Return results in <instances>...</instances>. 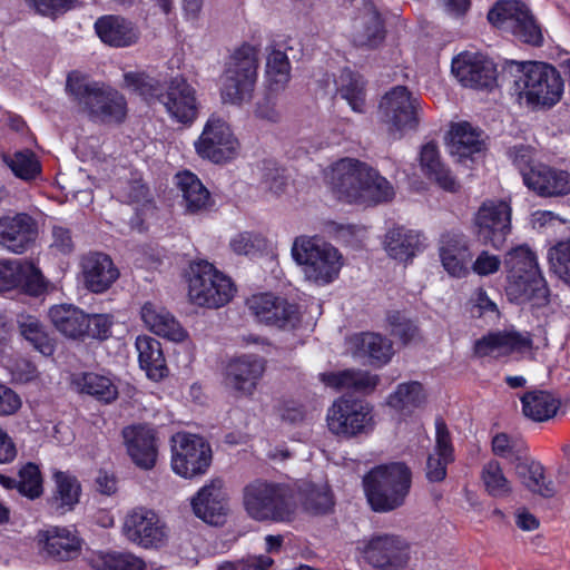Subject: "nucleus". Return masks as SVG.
Masks as SVG:
<instances>
[{"label":"nucleus","instance_id":"obj_1","mask_svg":"<svg viewBox=\"0 0 570 570\" xmlns=\"http://www.w3.org/2000/svg\"><path fill=\"white\" fill-rule=\"evenodd\" d=\"M325 179L332 194L348 204L376 205L391 200L395 195L385 177L356 158H341L330 165Z\"/></svg>","mask_w":570,"mask_h":570},{"label":"nucleus","instance_id":"obj_2","mask_svg":"<svg viewBox=\"0 0 570 570\" xmlns=\"http://www.w3.org/2000/svg\"><path fill=\"white\" fill-rule=\"evenodd\" d=\"M512 65L518 73L511 90L519 105L549 109L561 100L564 82L556 67L538 61H513Z\"/></svg>","mask_w":570,"mask_h":570},{"label":"nucleus","instance_id":"obj_3","mask_svg":"<svg viewBox=\"0 0 570 570\" xmlns=\"http://www.w3.org/2000/svg\"><path fill=\"white\" fill-rule=\"evenodd\" d=\"M291 256L301 267L304 279L320 287L334 283L340 277L345 263L337 247L317 236L295 237Z\"/></svg>","mask_w":570,"mask_h":570},{"label":"nucleus","instance_id":"obj_4","mask_svg":"<svg viewBox=\"0 0 570 570\" xmlns=\"http://www.w3.org/2000/svg\"><path fill=\"white\" fill-rule=\"evenodd\" d=\"M246 514L258 522L288 523L295 519L297 504L292 490L281 483L257 479L242 492Z\"/></svg>","mask_w":570,"mask_h":570},{"label":"nucleus","instance_id":"obj_5","mask_svg":"<svg viewBox=\"0 0 570 570\" xmlns=\"http://www.w3.org/2000/svg\"><path fill=\"white\" fill-rule=\"evenodd\" d=\"M507 296L518 304L531 303L542 306L548 301V288L539 271L534 253L527 246H519L507 254Z\"/></svg>","mask_w":570,"mask_h":570},{"label":"nucleus","instance_id":"obj_6","mask_svg":"<svg viewBox=\"0 0 570 570\" xmlns=\"http://www.w3.org/2000/svg\"><path fill=\"white\" fill-rule=\"evenodd\" d=\"M412 474L402 462L374 466L363 479L364 492L375 512L402 507L411 489Z\"/></svg>","mask_w":570,"mask_h":570},{"label":"nucleus","instance_id":"obj_7","mask_svg":"<svg viewBox=\"0 0 570 570\" xmlns=\"http://www.w3.org/2000/svg\"><path fill=\"white\" fill-rule=\"evenodd\" d=\"M66 89L78 106L91 118L106 122L121 121L127 112L122 95L105 83L89 81L79 71L67 77Z\"/></svg>","mask_w":570,"mask_h":570},{"label":"nucleus","instance_id":"obj_8","mask_svg":"<svg viewBox=\"0 0 570 570\" xmlns=\"http://www.w3.org/2000/svg\"><path fill=\"white\" fill-rule=\"evenodd\" d=\"M258 69V50L248 43L237 48L227 62L222 86V98L232 105L252 100Z\"/></svg>","mask_w":570,"mask_h":570},{"label":"nucleus","instance_id":"obj_9","mask_svg":"<svg viewBox=\"0 0 570 570\" xmlns=\"http://www.w3.org/2000/svg\"><path fill=\"white\" fill-rule=\"evenodd\" d=\"M236 288L232 279L207 261L189 266L188 298L200 307L219 308L232 301Z\"/></svg>","mask_w":570,"mask_h":570},{"label":"nucleus","instance_id":"obj_10","mask_svg":"<svg viewBox=\"0 0 570 570\" xmlns=\"http://www.w3.org/2000/svg\"><path fill=\"white\" fill-rule=\"evenodd\" d=\"M170 441V466L175 474L190 480L207 473L213 452L210 444L203 436L178 432Z\"/></svg>","mask_w":570,"mask_h":570},{"label":"nucleus","instance_id":"obj_11","mask_svg":"<svg viewBox=\"0 0 570 570\" xmlns=\"http://www.w3.org/2000/svg\"><path fill=\"white\" fill-rule=\"evenodd\" d=\"M326 422L337 436L351 439L368 434L375 426L374 409L366 401L342 396L328 409Z\"/></svg>","mask_w":570,"mask_h":570},{"label":"nucleus","instance_id":"obj_12","mask_svg":"<svg viewBox=\"0 0 570 570\" xmlns=\"http://www.w3.org/2000/svg\"><path fill=\"white\" fill-rule=\"evenodd\" d=\"M380 110L391 135L400 138L404 132L416 129L422 105L406 87L396 86L383 96Z\"/></svg>","mask_w":570,"mask_h":570},{"label":"nucleus","instance_id":"obj_13","mask_svg":"<svg viewBox=\"0 0 570 570\" xmlns=\"http://www.w3.org/2000/svg\"><path fill=\"white\" fill-rule=\"evenodd\" d=\"M487 19L495 29L512 36H543L541 22L523 0H497Z\"/></svg>","mask_w":570,"mask_h":570},{"label":"nucleus","instance_id":"obj_14","mask_svg":"<svg viewBox=\"0 0 570 570\" xmlns=\"http://www.w3.org/2000/svg\"><path fill=\"white\" fill-rule=\"evenodd\" d=\"M196 153L204 159L223 164L234 159L239 150V141L229 125L219 116L212 115L195 141Z\"/></svg>","mask_w":570,"mask_h":570},{"label":"nucleus","instance_id":"obj_15","mask_svg":"<svg viewBox=\"0 0 570 570\" xmlns=\"http://www.w3.org/2000/svg\"><path fill=\"white\" fill-rule=\"evenodd\" d=\"M83 544L78 531L69 527H49L36 535L39 556L52 564L76 561L82 554Z\"/></svg>","mask_w":570,"mask_h":570},{"label":"nucleus","instance_id":"obj_16","mask_svg":"<svg viewBox=\"0 0 570 570\" xmlns=\"http://www.w3.org/2000/svg\"><path fill=\"white\" fill-rule=\"evenodd\" d=\"M250 314L261 323L291 330L301 322L297 304L273 293L254 294L246 301Z\"/></svg>","mask_w":570,"mask_h":570},{"label":"nucleus","instance_id":"obj_17","mask_svg":"<svg viewBox=\"0 0 570 570\" xmlns=\"http://www.w3.org/2000/svg\"><path fill=\"white\" fill-rule=\"evenodd\" d=\"M511 206L505 200H485L474 216L476 236L499 249L511 232Z\"/></svg>","mask_w":570,"mask_h":570},{"label":"nucleus","instance_id":"obj_18","mask_svg":"<svg viewBox=\"0 0 570 570\" xmlns=\"http://www.w3.org/2000/svg\"><path fill=\"white\" fill-rule=\"evenodd\" d=\"M122 530L129 541L144 548H159L168 539L165 523L153 510L146 508L130 511L125 518Z\"/></svg>","mask_w":570,"mask_h":570},{"label":"nucleus","instance_id":"obj_19","mask_svg":"<svg viewBox=\"0 0 570 570\" xmlns=\"http://www.w3.org/2000/svg\"><path fill=\"white\" fill-rule=\"evenodd\" d=\"M363 554L365 560L374 568L401 570L410 560V546L399 535H376L365 543Z\"/></svg>","mask_w":570,"mask_h":570},{"label":"nucleus","instance_id":"obj_20","mask_svg":"<svg viewBox=\"0 0 570 570\" xmlns=\"http://www.w3.org/2000/svg\"><path fill=\"white\" fill-rule=\"evenodd\" d=\"M22 288L31 296H39L47 289V282L40 269L27 259H0V293Z\"/></svg>","mask_w":570,"mask_h":570},{"label":"nucleus","instance_id":"obj_21","mask_svg":"<svg viewBox=\"0 0 570 570\" xmlns=\"http://www.w3.org/2000/svg\"><path fill=\"white\" fill-rule=\"evenodd\" d=\"M126 452L140 470H153L159 456V439L154 428L146 424L126 426L122 430Z\"/></svg>","mask_w":570,"mask_h":570},{"label":"nucleus","instance_id":"obj_22","mask_svg":"<svg viewBox=\"0 0 570 570\" xmlns=\"http://www.w3.org/2000/svg\"><path fill=\"white\" fill-rule=\"evenodd\" d=\"M452 71L466 87L492 88L497 81L494 62L481 52L465 51L452 60Z\"/></svg>","mask_w":570,"mask_h":570},{"label":"nucleus","instance_id":"obj_23","mask_svg":"<svg viewBox=\"0 0 570 570\" xmlns=\"http://www.w3.org/2000/svg\"><path fill=\"white\" fill-rule=\"evenodd\" d=\"M532 348L528 334L517 331H498L475 341L473 351L481 358H501L511 354H523Z\"/></svg>","mask_w":570,"mask_h":570},{"label":"nucleus","instance_id":"obj_24","mask_svg":"<svg viewBox=\"0 0 570 570\" xmlns=\"http://www.w3.org/2000/svg\"><path fill=\"white\" fill-rule=\"evenodd\" d=\"M37 235L38 224L26 213L0 217V246L10 253H26Z\"/></svg>","mask_w":570,"mask_h":570},{"label":"nucleus","instance_id":"obj_25","mask_svg":"<svg viewBox=\"0 0 570 570\" xmlns=\"http://www.w3.org/2000/svg\"><path fill=\"white\" fill-rule=\"evenodd\" d=\"M160 102L171 119L180 124H191L198 115L196 90L181 77L171 79Z\"/></svg>","mask_w":570,"mask_h":570},{"label":"nucleus","instance_id":"obj_26","mask_svg":"<svg viewBox=\"0 0 570 570\" xmlns=\"http://www.w3.org/2000/svg\"><path fill=\"white\" fill-rule=\"evenodd\" d=\"M191 508L196 517L214 525L223 523L228 512L227 494L224 482L213 479L204 484L191 499Z\"/></svg>","mask_w":570,"mask_h":570},{"label":"nucleus","instance_id":"obj_27","mask_svg":"<svg viewBox=\"0 0 570 570\" xmlns=\"http://www.w3.org/2000/svg\"><path fill=\"white\" fill-rule=\"evenodd\" d=\"M524 185L541 197H562L570 194V173L539 164L524 174Z\"/></svg>","mask_w":570,"mask_h":570},{"label":"nucleus","instance_id":"obj_28","mask_svg":"<svg viewBox=\"0 0 570 570\" xmlns=\"http://www.w3.org/2000/svg\"><path fill=\"white\" fill-rule=\"evenodd\" d=\"M439 254L442 266L453 277H464L469 274L472 258L468 238L458 232H446L439 240Z\"/></svg>","mask_w":570,"mask_h":570},{"label":"nucleus","instance_id":"obj_29","mask_svg":"<svg viewBox=\"0 0 570 570\" xmlns=\"http://www.w3.org/2000/svg\"><path fill=\"white\" fill-rule=\"evenodd\" d=\"M264 371V362L258 356L236 357L227 364L226 384L242 395H252Z\"/></svg>","mask_w":570,"mask_h":570},{"label":"nucleus","instance_id":"obj_30","mask_svg":"<svg viewBox=\"0 0 570 570\" xmlns=\"http://www.w3.org/2000/svg\"><path fill=\"white\" fill-rule=\"evenodd\" d=\"M292 49L285 40L275 41L266 48L264 82L267 92H282L292 78V66L286 53Z\"/></svg>","mask_w":570,"mask_h":570},{"label":"nucleus","instance_id":"obj_31","mask_svg":"<svg viewBox=\"0 0 570 570\" xmlns=\"http://www.w3.org/2000/svg\"><path fill=\"white\" fill-rule=\"evenodd\" d=\"M146 327L158 336L180 343L187 340L188 333L175 316L157 302H146L140 309Z\"/></svg>","mask_w":570,"mask_h":570},{"label":"nucleus","instance_id":"obj_32","mask_svg":"<svg viewBox=\"0 0 570 570\" xmlns=\"http://www.w3.org/2000/svg\"><path fill=\"white\" fill-rule=\"evenodd\" d=\"M348 350L354 357L368 358L372 365H384L392 358V343L375 333L355 334L348 340Z\"/></svg>","mask_w":570,"mask_h":570},{"label":"nucleus","instance_id":"obj_33","mask_svg":"<svg viewBox=\"0 0 570 570\" xmlns=\"http://www.w3.org/2000/svg\"><path fill=\"white\" fill-rule=\"evenodd\" d=\"M82 272L88 289L102 293L118 278V271L105 254L94 253L82 261Z\"/></svg>","mask_w":570,"mask_h":570},{"label":"nucleus","instance_id":"obj_34","mask_svg":"<svg viewBox=\"0 0 570 570\" xmlns=\"http://www.w3.org/2000/svg\"><path fill=\"white\" fill-rule=\"evenodd\" d=\"M135 345L139 365L150 380L158 382L168 375L161 345L156 338L140 335L136 338Z\"/></svg>","mask_w":570,"mask_h":570},{"label":"nucleus","instance_id":"obj_35","mask_svg":"<svg viewBox=\"0 0 570 570\" xmlns=\"http://www.w3.org/2000/svg\"><path fill=\"white\" fill-rule=\"evenodd\" d=\"M321 381L337 391L347 390L370 393L379 384V376L364 371L344 370L320 374Z\"/></svg>","mask_w":570,"mask_h":570},{"label":"nucleus","instance_id":"obj_36","mask_svg":"<svg viewBox=\"0 0 570 570\" xmlns=\"http://www.w3.org/2000/svg\"><path fill=\"white\" fill-rule=\"evenodd\" d=\"M483 147L481 134L469 122H458L451 126L449 131L448 149L450 155L459 160L469 158L480 153Z\"/></svg>","mask_w":570,"mask_h":570},{"label":"nucleus","instance_id":"obj_37","mask_svg":"<svg viewBox=\"0 0 570 570\" xmlns=\"http://www.w3.org/2000/svg\"><path fill=\"white\" fill-rule=\"evenodd\" d=\"M435 455H430L426 464V476L432 482L442 481L446 475V465L453 461V448L450 433L443 421H436Z\"/></svg>","mask_w":570,"mask_h":570},{"label":"nucleus","instance_id":"obj_38","mask_svg":"<svg viewBox=\"0 0 570 570\" xmlns=\"http://www.w3.org/2000/svg\"><path fill=\"white\" fill-rule=\"evenodd\" d=\"M428 401V393L417 381L400 383L389 395L387 405L400 415H411L415 410L421 409Z\"/></svg>","mask_w":570,"mask_h":570},{"label":"nucleus","instance_id":"obj_39","mask_svg":"<svg viewBox=\"0 0 570 570\" xmlns=\"http://www.w3.org/2000/svg\"><path fill=\"white\" fill-rule=\"evenodd\" d=\"M422 247V236L419 232L404 227L392 228L385 236V249L393 259L407 262Z\"/></svg>","mask_w":570,"mask_h":570},{"label":"nucleus","instance_id":"obj_40","mask_svg":"<svg viewBox=\"0 0 570 570\" xmlns=\"http://www.w3.org/2000/svg\"><path fill=\"white\" fill-rule=\"evenodd\" d=\"M52 325L65 336L83 338L86 335V314L70 304L55 305L49 309Z\"/></svg>","mask_w":570,"mask_h":570},{"label":"nucleus","instance_id":"obj_41","mask_svg":"<svg viewBox=\"0 0 570 570\" xmlns=\"http://www.w3.org/2000/svg\"><path fill=\"white\" fill-rule=\"evenodd\" d=\"M175 180L188 213H200L209 206V191L195 174L180 171L176 174Z\"/></svg>","mask_w":570,"mask_h":570},{"label":"nucleus","instance_id":"obj_42","mask_svg":"<svg viewBox=\"0 0 570 570\" xmlns=\"http://www.w3.org/2000/svg\"><path fill=\"white\" fill-rule=\"evenodd\" d=\"M71 384L77 392L88 394L105 403L112 402L118 396L115 383L108 376L97 373L75 374Z\"/></svg>","mask_w":570,"mask_h":570},{"label":"nucleus","instance_id":"obj_43","mask_svg":"<svg viewBox=\"0 0 570 570\" xmlns=\"http://www.w3.org/2000/svg\"><path fill=\"white\" fill-rule=\"evenodd\" d=\"M17 325L21 337L36 351L45 356H51L53 354L55 342L38 317L29 314H20L17 318Z\"/></svg>","mask_w":570,"mask_h":570},{"label":"nucleus","instance_id":"obj_44","mask_svg":"<svg viewBox=\"0 0 570 570\" xmlns=\"http://www.w3.org/2000/svg\"><path fill=\"white\" fill-rule=\"evenodd\" d=\"M420 165L424 174L431 179H434L440 187L450 191L455 190V178L441 163L435 144L428 142L422 147L420 153Z\"/></svg>","mask_w":570,"mask_h":570},{"label":"nucleus","instance_id":"obj_45","mask_svg":"<svg viewBox=\"0 0 570 570\" xmlns=\"http://www.w3.org/2000/svg\"><path fill=\"white\" fill-rule=\"evenodd\" d=\"M521 402L524 415L538 422L553 417L560 406V401L547 391L528 392Z\"/></svg>","mask_w":570,"mask_h":570},{"label":"nucleus","instance_id":"obj_46","mask_svg":"<svg viewBox=\"0 0 570 570\" xmlns=\"http://www.w3.org/2000/svg\"><path fill=\"white\" fill-rule=\"evenodd\" d=\"M337 94L348 104L355 112H363L365 108V83L363 78L345 68L336 79Z\"/></svg>","mask_w":570,"mask_h":570},{"label":"nucleus","instance_id":"obj_47","mask_svg":"<svg viewBox=\"0 0 570 570\" xmlns=\"http://www.w3.org/2000/svg\"><path fill=\"white\" fill-rule=\"evenodd\" d=\"M515 473L525 488L542 497L554 493L553 485L546 480L543 466L533 460H523L515 465Z\"/></svg>","mask_w":570,"mask_h":570},{"label":"nucleus","instance_id":"obj_48","mask_svg":"<svg viewBox=\"0 0 570 570\" xmlns=\"http://www.w3.org/2000/svg\"><path fill=\"white\" fill-rule=\"evenodd\" d=\"M97 570H145L146 562L130 552L92 553L89 559Z\"/></svg>","mask_w":570,"mask_h":570},{"label":"nucleus","instance_id":"obj_49","mask_svg":"<svg viewBox=\"0 0 570 570\" xmlns=\"http://www.w3.org/2000/svg\"><path fill=\"white\" fill-rule=\"evenodd\" d=\"M55 482L56 503L63 510H71L78 503L80 497L81 489L78 480L67 472H56Z\"/></svg>","mask_w":570,"mask_h":570},{"label":"nucleus","instance_id":"obj_50","mask_svg":"<svg viewBox=\"0 0 570 570\" xmlns=\"http://www.w3.org/2000/svg\"><path fill=\"white\" fill-rule=\"evenodd\" d=\"M4 161L17 177L24 180L33 179L41 171L39 160L30 150L17 151L12 156H4Z\"/></svg>","mask_w":570,"mask_h":570},{"label":"nucleus","instance_id":"obj_51","mask_svg":"<svg viewBox=\"0 0 570 570\" xmlns=\"http://www.w3.org/2000/svg\"><path fill=\"white\" fill-rule=\"evenodd\" d=\"M481 478L487 492L492 497H505L511 492V483L497 461H490L483 466Z\"/></svg>","mask_w":570,"mask_h":570},{"label":"nucleus","instance_id":"obj_52","mask_svg":"<svg viewBox=\"0 0 570 570\" xmlns=\"http://www.w3.org/2000/svg\"><path fill=\"white\" fill-rule=\"evenodd\" d=\"M96 36H135L134 24L118 14H105L95 22Z\"/></svg>","mask_w":570,"mask_h":570},{"label":"nucleus","instance_id":"obj_53","mask_svg":"<svg viewBox=\"0 0 570 570\" xmlns=\"http://www.w3.org/2000/svg\"><path fill=\"white\" fill-rule=\"evenodd\" d=\"M17 488L21 494L30 499L38 498L42 493V478L38 465L28 463L21 468Z\"/></svg>","mask_w":570,"mask_h":570},{"label":"nucleus","instance_id":"obj_54","mask_svg":"<svg viewBox=\"0 0 570 570\" xmlns=\"http://www.w3.org/2000/svg\"><path fill=\"white\" fill-rule=\"evenodd\" d=\"M35 11L46 18L56 20L79 6V0H27Z\"/></svg>","mask_w":570,"mask_h":570},{"label":"nucleus","instance_id":"obj_55","mask_svg":"<svg viewBox=\"0 0 570 570\" xmlns=\"http://www.w3.org/2000/svg\"><path fill=\"white\" fill-rule=\"evenodd\" d=\"M304 504L313 513L328 512L334 504L330 488L326 484L312 487L306 493Z\"/></svg>","mask_w":570,"mask_h":570},{"label":"nucleus","instance_id":"obj_56","mask_svg":"<svg viewBox=\"0 0 570 570\" xmlns=\"http://www.w3.org/2000/svg\"><path fill=\"white\" fill-rule=\"evenodd\" d=\"M551 257L556 272L570 284V238L558 243L552 248Z\"/></svg>","mask_w":570,"mask_h":570},{"label":"nucleus","instance_id":"obj_57","mask_svg":"<svg viewBox=\"0 0 570 570\" xmlns=\"http://www.w3.org/2000/svg\"><path fill=\"white\" fill-rule=\"evenodd\" d=\"M508 156L512 160L513 165L519 169L523 180L524 174L530 173V168H534L537 166L532 165L534 159V149L528 145H514L508 150Z\"/></svg>","mask_w":570,"mask_h":570},{"label":"nucleus","instance_id":"obj_58","mask_svg":"<svg viewBox=\"0 0 570 570\" xmlns=\"http://www.w3.org/2000/svg\"><path fill=\"white\" fill-rule=\"evenodd\" d=\"M112 321L109 315L95 314L86 315V335L85 337H92L97 340H105L111 333Z\"/></svg>","mask_w":570,"mask_h":570},{"label":"nucleus","instance_id":"obj_59","mask_svg":"<svg viewBox=\"0 0 570 570\" xmlns=\"http://www.w3.org/2000/svg\"><path fill=\"white\" fill-rule=\"evenodd\" d=\"M272 94L273 92H268L256 102L254 115L257 119L275 124L281 120L282 114L278 110L276 99L272 97Z\"/></svg>","mask_w":570,"mask_h":570},{"label":"nucleus","instance_id":"obj_60","mask_svg":"<svg viewBox=\"0 0 570 570\" xmlns=\"http://www.w3.org/2000/svg\"><path fill=\"white\" fill-rule=\"evenodd\" d=\"M263 238L250 233H240L232 238L230 247L238 255H250L261 248Z\"/></svg>","mask_w":570,"mask_h":570},{"label":"nucleus","instance_id":"obj_61","mask_svg":"<svg viewBox=\"0 0 570 570\" xmlns=\"http://www.w3.org/2000/svg\"><path fill=\"white\" fill-rule=\"evenodd\" d=\"M22 406L20 395L6 384L0 383V416L16 414Z\"/></svg>","mask_w":570,"mask_h":570},{"label":"nucleus","instance_id":"obj_62","mask_svg":"<svg viewBox=\"0 0 570 570\" xmlns=\"http://www.w3.org/2000/svg\"><path fill=\"white\" fill-rule=\"evenodd\" d=\"M501 259L488 250H482L472 263V271L479 276H488L500 269Z\"/></svg>","mask_w":570,"mask_h":570},{"label":"nucleus","instance_id":"obj_63","mask_svg":"<svg viewBox=\"0 0 570 570\" xmlns=\"http://www.w3.org/2000/svg\"><path fill=\"white\" fill-rule=\"evenodd\" d=\"M277 414L281 420L295 424L304 420L305 411L303 406L293 400L281 401L277 405Z\"/></svg>","mask_w":570,"mask_h":570},{"label":"nucleus","instance_id":"obj_64","mask_svg":"<svg viewBox=\"0 0 570 570\" xmlns=\"http://www.w3.org/2000/svg\"><path fill=\"white\" fill-rule=\"evenodd\" d=\"M125 82L128 87L146 98L154 96L156 91L154 80L144 73L128 72L125 75Z\"/></svg>","mask_w":570,"mask_h":570}]
</instances>
